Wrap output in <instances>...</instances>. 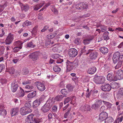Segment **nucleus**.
Instances as JSON below:
<instances>
[{"instance_id":"4d7b16f0","label":"nucleus","mask_w":123,"mask_h":123,"mask_svg":"<svg viewBox=\"0 0 123 123\" xmlns=\"http://www.w3.org/2000/svg\"><path fill=\"white\" fill-rule=\"evenodd\" d=\"M13 39H6L5 43L6 44H9L12 42Z\"/></svg>"},{"instance_id":"e433bc0d","label":"nucleus","mask_w":123,"mask_h":123,"mask_svg":"<svg viewBox=\"0 0 123 123\" xmlns=\"http://www.w3.org/2000/svg\"><path fill=\"white\" fill-rule=\"evenodd\" d=\"M104 39V40H97V39L95 41V43H98L99 45H100V43H102L103 42H104V41H105L106 42H107V40L106 39Z\"/></svg>"},{"instance_id":"c85d7f7f","label":"nucleus","mask_w":123,"mask_h":123,"mask_svg":"<svg viewBox=\"0 0 123 123\" xmlns=\"http://www.w3.org/2000/svg\"><path fill=\"white\" fill-rule=\"evenodd\" d=\"M24 42H23L22 41H18L15 42L14 43V44L16 45L17 47H20L21 46L22 47V44Z\"/></svg>"},{"instance_id":"bf43d9fd","label":"nucleus","mask_w":123,"mask_h":123,"mask_svg":"<svg viewBox=\"0 0 123 123\" xmlns=\"http://www.w3.org/2000/svg\"><path fill=\"white\" fill-rule=\"evenodd\" d=\"M31 84L30 81L29 80L24 81L22 82V84L24 85H28Z\"/></svg>"},{"instance_id":"774afa93","label":"nucleus","mask_w":123,"mask_h":123,"mask_svg":"<svg viewBox=\"0 0 123 123\" xmlns=\"http://www.w3.org/2000/svg\"><path fill=\"white\" fill-rule=\"evenodd\" d=\"M63 61V60L60 58H58L56 61V62L57 63H61Z\"/></svg>"},{"instance_id":"3c124183","label":"nucleus","mask_w":123,"mask_h":123,"mask_svg":"<svg viewBox=\"0 0 123 123\" xmlns=\"http://www.w3.org/2000/svg\"><path fill=\"white\" fill-rule=\"evenodd\" d=\"M22 71V73L24 75H26L28 74L29 73L28 71L26 68H24Z\"/></svg>"},{"instance_id":"b1692460","label":"nucleus","mask_w":123,"mask_h":123,"mask_svg":"<svg viewBox=\"0 0 123 123\" xmlns=\"http://www.w3.org/2000/svg\"><path fill=\"white\" fill-rule=\"evenodd\" d=\"M105 123H114V120L111 117H107L105 120Z\"/></svg>"},{"instance_id":"a878e982","label":"nucleus","mask_w":123,"mask_h":123,"mask_svg":"<svg viewBox=\"0 0 123 123\" xmlns=\"http://www.w3.org/2000/svg\"><path fill=\"white\" fill-rule=\"evenodd\" d=\"M113 74L112 73H110L108 74L107 76V79L109 81H112L113 80Z\"/></svg>"},{"instance_id":"f704fd0d","label":"nucleus","mask_w":123,"mask_h":123,"mask_svg":"<svg viewBox=\"0 0 123 123\" xmlns=\"http://www.w3.org/2000/svg\"><path fill=\"white\" fill-rule=\"evenodd\" d=\"M24 107L27 108H28L29 109H31L30 108L31 107V104L29 102L27 101L26 102V103L25 104Z\"/></svg>"},{"instance_id":"7ed1b4c3","label":"nucleus","mask_w":123,"mask_h":123,"mask_svg":"<svg viewBox=\"0 0 123 123\" xmlns=\"http://www.w3.org/2000/svg\"><path fill=\"white\" fill-rule=\"evenodd\" d=\"M88 5L86 3H80L77 4L75 6V8L79 10H82L83 9H87Z\"/></svg>"},{"instance_id":"ea45409f","label":"nucleus","mask_w":123,"mask_h":123,"mask_svg":"<svg viewBox=\"0 0 123 123\" xmlns=\"http://www.w3.org/2000/svg\"><path fill=\"white\" fill-rule=\"evenodd\" d=\"M41 119L37 118L34 117L33 121H32V123H38L41 122Z\"/></svg>"},{"instance_id":"4c0bfd02","label":"nucleus","mask_w":123,"mask_h":123,"mask_svg":"<svg viewBox=\"0 0 123 123\" xmlns=\"http://www.w3.org/2000/svg\"><path fill=\"white\" fill-rule=\"evenodd\" d=\"M27 46L29 47L33 48L35 47V45L33 44L32 42V41L28 43L27 45Z\"/></svg>"},{"instance_id":"680f3d73","label":"nucleus","mask_w":123,"mask_h":123,"mask_svg":"<svg viewBox=\"0 0 123 123\" xmlns=\"http://www.w3.org/2000/svg\"><path fill=\"white\" fill-rule=\"evenodd\" d=\"M109 34V33L107 31H106L104 33L103 36L104 38H108V35Z\"/></svg>"},{"instance_id":"a211bd4d","label":"nucleus","mask_w":123,"mask_h":123,"mask_svg":"<svg viewBox=\"0 0 123 123\" xmlns=\"http://www.w3.org/2000/svg\"><path fill=\"white\" fill-rule=\"evenodd\" d=\"M111 88L116 89L120 87V84L119 83L113 81L111 83Z\"/></svg>"},{"instance_id":"dca6fc26","label":"nucleus","mask_w":123,"mask_h":123,"mask_svg":"<svg viewBox=\"0 0 123 123\" xmlns=\"http://www.w3.org/2000/svg\"><path fill=\"white\" fill-rule=\"evenodd\" d=\"M26 92H31L27 95L28 98H32L36 96V91H34L32 92L31 91H25Z\"/></svg>"},{"instance_id":"052dcab7","label":"nucleus","mask_w":123,"mask_h":123,"mask_svg":"<svg viewBox=\"0 0 123 123\" xmlns=\"http://www.w3.org/2000/svg\"><path fill=\"white\" fill-rule=\"evenodd\" d=\"M25 88L26 89L29 90H32L34 88V87L33 86L29 85H26L25 86Z\"/></svg>"},{"instance_id":"8fccbe9b","label":"nucleus","mask_w":123,"mask_h":123,"mask_svg":"<svg viewBox=\"0 0 123 123\" xmlns=\"http://www.w3.org/2000/svg\"><path fill=\"white\" fill-rule=\"evenodd\" d=\"M61 93L64 95H66L67 94L68 92L65 89H62L61 91Z\"/></svg>"},{"instance_id":"9b49d317","label":"nucleus","mask_w":123,"mask_h":123,"mask_svg":"<svg viewBox=\"0 0 123 123\" xmlns=\"http://www.w3.org/2000/svg\"><path fill=\"white\" fill-rule=\"evenodd\" d=\"M35 84L38 89L41 91H43L45 89V87L44 84L39 82H36L35 83Z\"/></svg>"},{"instance_id":"de8ad7c7","label":"nucleus","mask_w":123,"mask_h":123,"mask_svg":"<svg viewBox=\"0 0 123 123\" xmlns=\"http://www.w3.org/2000/svg\"><path fill=\"white\" fill-rule=\"evenodd\" d=\"M74 43L77 45H80L81 43L80 39H75L74 40Z\"/></svg>"},{"instance_id":"39448f33","label":"nucleus","mask_w":123,"mask_h":123,"mask_svg":"<svg viewBox=\"0 0 123 123\" xmlns=\"http://www.w3.org/2000/svg\"><path fill=\"white\" fill-rule=\"evenodd\" d=\"M91 51V50H88L85 46H84L83 48L80 49L79 51V56H80L83 54L87 55L89 54H90V52Z\"/></svg>"},{"instance_id":"c756f323","label":"nucleus","mask_w":123,"mask_h":123,"mask_svg":"<svg viewBox=\"0 0 123 123\" xmlns=\"http://www.w3.org/2000/svg\"><path fill=\"white\" fill-rule=\"evenodd\" d=\"M48 94V93H47V94H44L42 96L38 99H37V100L41 103L44 100L45 98L47 96Z\"/></svg>"},{"instance_id":"7c9ffc66","label":"nucleus","mask_w":123,"mask_h":123,"mask_svg":"<svg viewBox=\"0 0 123 123\" xmlns=\"http://www.w3.org/2000/svg\"><path fill=\"white\" fill-rule=\"evenodd\" d=\"M43 4L42 3H40L38 5L34 6L33 7L34 9L35 10H37L40 8L43 5Z\"/></svg>"},{"instance_id":"5701e85b","label":"nucleus","mask_w":123,"mask_h":123,"mask_svg":"<svg viewBox=\"0 0 123 123\" xmlns=\"http://www.w3.org/2000/svg\"><path fill=\"white\" fill-rule=\"evenodd\" d=\"M3 107V106L0 104V116L2 115L5 116L6 114V111L5 110L2 108Z\"/></svg>"},{"instance_id":"f3484780","label":"nucleus","mask_w":123,"mask_h":123,"mask_svg":"<svg viewBox=\"0 0 123 123\" xmlns=\"http://www.w3.org/2000/svg\"><path fill=\"white\" fill-rule=\"evenodd\" d=\"M19 111V109L18 107L12 109L11 110V114L12 116L15 115H17Z\"/></svg>"},{"instance_id":"6e6d98bb","label":"nucleus","mask_w":123,"mask_h":123,"mask_svg":"<svg viewBox=\"0 0 123 123\" xmlns=\"http://www.w3.org/2000/svg\"><path fill=\"white\" fill-rule=\"evenodd\" d=\"M34 116V115L31 114V115H29L28 116V119L30 121H33V119H34V117H33Z\"/></svg>"},{"instance_id":"e2e57ef3","label":"nucleus","mask_w":123,"mask_h":123,"mask_svg":"<svg viewBox=\"0 0 123 123\" xmlns=\"http://www.w3.org/2000/svg\"><path fill=\"white\" fill-rule=\"evenodd\" d=\"M93 93V91L92 90H91L89 92L86 93V96L87 98H89V96L91 95V94H92Z\"/></svg>"},{"instance_id":"864d4df0","label":"nucleus","mask_w":123,"mask_h":123,"mask_svg":"<svg viewBox=\"0 0 123 123\" xmlns=\"http://www.w3.org/2000/svg\"><path fill=\"white\" fill-rule=\"evenodd\" d=\"M100 29L102 32H103L107 30V27L104 25H101Z\"/></svg>"},{"instance_id":"473e14b6","label":"nucleus","mask_w":123,"mask_h":123,"mask_svg":"<svg viewBox=\"0 0 123 123\" xmlns=\"http://www.w3.org/2000/svg\"><path fill=\"white\" fill-rule=\"evenodd\" d=\"M92 39H84L83 43L85 45L88 44L90 43Z\"/></svg>"},{"instance_id":"ddd939ff","label":"nucleus","mask_w":123,"mask_h":123,"mask_svg":"<svg viewBox=\"0 0 123 123\" xmlns=\"http://www.w3.org/2000/svg\"><path fill=\"white\" fill-rule=\"evenodd\" d=\"M114 74L117 75L118 80H121L123 79V71L121 69H120L117 71L114 72Z\"/></svg>"},{"instance_id":"49530a36","label":"nucleus","mask_w":123,"mask_h":123,"mask_svg":"<svg viewBox=\"0 0 123 123\" xmlns=\"http://www.w3.org/2000/svg\"><path fill=\"white\" fill-rule=\"evenodd\" d=\"M5 49V47L3 46L0 47V56L3 55L4 53Z\"/></svg>"},{"instance_id":"0eeeda50","label":"nucleus","mask_w":123,"mask_h":123,"mask_svg":"<svg viewBox=\"0 0 123 123\" xmlns=\"http://www.w3.org/2000/svg\"><path fill=\"white\" fill-rule=\"evenodd\" d=\"M39 52H35L30 54L29 55V57L32 60L35 61L37 60L38 58Z\"/></svg>"},{"instance_id":"69168bd1","label":"nucleus","mask_w":123,"mask_h":123,"mask_svg":"<svg viewBox=\"0 0 123 123\" xmlns=\"http://www.w3.org/2000/svg\"><path fill=\"white\" fill-rule=\"evenodd\" d=\"M123 96L118 92V93L117 94L116 97L117 98V99H118L120 98Z\"/></svg>"},{"instance_id":"13d9d810","label":"nucleus","mask_w":123,"mask_h":123,"mask_svg":"<svg viewBox=\"0 0 123 123\" xmlns=\"http://www.w3.org/2000/svg\"><path fill=\"white\" fill-rule=\"evenodd\" d=\"M5 65L4 64L2 63L0 64V73L5 68Z\"/></svg>"},{"instance_id":"393cba45","label":"nucleus","mask_w":123,"mask_h":123,"mask_svg":"<svg viewBox=\"0 0 123 123\" xmlns=\"http://www.w3.org/2000/svg\"><path fill=\"white\" fill-rule=\"evenodd\" d=\"M32 107L33 108H36L40 105V103L37 99L34 101Z\"/></svg>"},{"instance_id":"a19ab883","label":"nucleus","mask_w":123,"mask_h":123,"mask_svg":"<svg viewBox=\"0 0 123 123\" xmlns=\"http://www.w3.org/2000/svg\"><path fill=\"white\" fill-rule=\"evenodd\" d=\"M118 62L117 63L115 67V69L118 68L119 67H121L122 65H123L122 63L123 62L120 61H118Z\"/></svg>"},{"instance_id":"20e7f679","label":"nucleus","mask_w":123,"mask_h":123,"mask_svg":"<svg viewBox=\"0 0 123 123\" xmlns=\"http://www.w3.org/2000/svg\"><path fill=\"white\" fill-rule=\"evenodd\" d=\"M26 108L23 107L20 108V112L22 115H25L32 111V110L31 109H29L28 108Z\"/></svg>"},{"instance_id":"58836bf2","label":"nucleus","mask_w":123,"mask_h":123,"mask_svg":"<svg viewBox=\"0 0 123 123\" xmlns=\"http://www.w3.org/2000/svg\"><path fill=\"white\" fill-rule=\"evenodd\" d=\"M100 107L99 105L95 104V103L94 104L92 105L91 108L95 110H96L98 109Z\"/></svg>"},{"instance_id":"412c9836","label":"nucleus","mask_w":123,"mask_h":123,"mask_svg":"<svg viewBox=\"0 0 123 123\" xmlns=\"http://www.w3.org/2000/svg\"><path fill=\"white\" fill-rule=\"evenodd\" d=\"M96 68L95 67L89 68L88 69L87 72L89 74H94L96 71Z\"/></svg>"},{"instance_id":"603ef678","label":"nucleus","mask_w":123,"mask_h":123,"mask_svg":"<svg viewBox=\"0 0 123 123\" xmlns=\"http://www.w3.org/2000/svg\"><path fill=\"white\" fill-rule=\"evenodd\" d=\"M8 72L11 74H13L15 72V70L14 68L12 67H11L9 68Z\"/></svg>"},{"instance_id":"5fc2aeb1","label":"nucleus","mask_w":123,"mask_h":123,"mask_svg":"<svg viewBox=\"0 0 123 123\" xmlns=\"http://www.w3.org/2000/svg\"><path fill=\"white\" fill-rule=\"evenodd\" d=\"M71 110V108H70L68 109V111L65 113L64 115V117L65 118L67 117L69 115L70 111Z\"/></svg>"},{"instance_id":"aec40b11","label":"nucleus","mask_w":123,"mask_h":123,"mask_svg":"<svg viewBox=\"0 0 123 123\" xmlns=\"http://www.w3.org/2000/svg\"><path fill=\"white\" fill-rule=\"evenodd\" d=\"M80 109L82 111H90L91 110L90 106L87 104H85L83 105L80 107Z\"/></svg>"},{"instance_id":"4be33fe9","label":"nucleus","mask_w":123,"mask_h":123,"mask_svg":"<svg viewBox=\"0 0 123 123\" xmlns=\"http://www.w3.org/2000/svg\"><path fill=\"white\" fill-rule=\"evenodd\" d=\"M99 50L101 53L104 55L106 54L108 52V49L105 47H101L99 49Z\"/></svg>"},{"instance_id":"c9c22d12","label":"nucleus","mask_w":123,"mask_h":123,"mask_svg":"<svg viewBox=\"0 0 123 123\" xmlns=\"http://www.w3.org/2000/svg\"><path fill=\"white\" fill-rule=\"evenodd\" d=\"M102 102H103L105 105H106L108 108H110L112 105V104L110 103L104 101H102Z\"/></svg>"},{"instance_id":"f8f14e48","label":"nucleus","mask_w":123,"mask_h":123,"mask_svg":"<svg viewBox=\"0 0 123 123\" xmlns=\"http://www.w3.org/2000/svg\"><path fill=\"white\" fill-rule=\"evenodd\" d=\"M101 89L104 91H109L111 89L110 85L109 84H103Z\"/></svg>"},{"instance_id":"c03bdc74","label":"nucleus","mask_w":123,"mask_h":123,"mask_svg":"<svg viewBox=\"0 0 123 123\" xmlns=\"http://www.w3.org/2000/svg\"><path fill=\"white\" fill-rule=\"evenodd\" d=\"M22 48V47H21V46L20 47L17 46L16 47H15L13 49V51L15 53L19 51L20 49H21Z\"/></svg>"},{"instance_id":"79ce46f5","label":"nucleus","mask_w":123,"mask_h":123,"mask_svg":"<svg viewBox=\"0 0 123 123\" xmlns=\"http://www.w3.org/2000/svg\"><path fill=\"white\" fill-rule=\"evenodd\" d=\"M95 103L97 105H99L100 107L102 103V101L101 99H96L95 101Z\"/></svg>"},{"instance_id":"cd10ccee","label":"nucleus","mask_w":123,"mask_h":123,"mask_svg":"<svg viewBox=\"0 0 123 123\" xmlns=\"http://www.w3.org/2000/svg\"><path fill=\"white\" fill-rule=\"evenodd\" d=\"M64 96L62 95H58L56 96L55 98V100L57 101H61Z\"/></svg>"},{"instance_id":"6ab92c4d","label":"nucleus","mask_w":123,"mask_h":123,"mask_svg":"<svg viewBox=\"0 0 123 123\" xmlns=\"http://www.w3.org/2000/svg\"><path fill=\"white\" fill-rule=\"evenodd\" d=\"M90 53L89 56L90 58L92 59H95L98 55L97 53L96 52L92 51L91 50L90 52Z\"/></svg>"},{"instance_id":"2eb2a0df","label":"nucleus","mask_w":123,"mask_h":123,"mask_svg":"<svg viewBox=\"0 0 123 123\" xmlns=\"http://www.w3.org/2000/svg\"><path fill=\"white\" fill-rule=\"evenodd\" d=\"M19 4L20 5L22 11L26 12L29 9V6L28 4H24L21 3H19Z\"/></svg>"},{"instance_id":"6e6552de","label":"nucleus","mask_w":123,"mask_h":123,"mask_svg":"<svg viewBox=\"0 0 123 123\" xmlns=\"http://www.w3.org/2000/svg\"><path fill=\"white\" fill-rule=\"evenodd\" d=\"M18 80H15L12 83L11 86V90L13 92H15L16 91L18 87Z\"/></svg>"},{"instance_id":"09e8293b","label":"nucleus","mask_w":123,"mask_h":123,"mask_svg":"<svg viewBox=\"0 0 123 123\" xmlns=\"http://www.w3.org/2000/svg\"><path fill=\"white\" fill-rule=\"evenodd\" d=\"M59 56V55L57 54H53L51 55V57L54 59H57Z\"/></svg>"},{"instance_id":"37998d69","label":"nucleus","mask_w":123,"mask_h":123,"mask_svg":"<svg viewBox=\"0 0 123 123\" xmlns=\"http://www.w3.org/2000/svg\"><path fill=\"white\" fill-rule=\"evenodd\" d=\"M66 87L69 91H72L73 90V86L70 84H68Z\"/></svg>"},{"instance_id":"338daca9","label":"nucleus","mask_w":123,"mask_h":123,"mask_svg":"<svg viewBox=\"0 0 123 123\" xmlns=\"http://www.w3.org/2000/svg\"><path fill=\"white\" fill-rule=\"evenodd\" d=\"M49 28V27L48 26H44L43 29L41 31L42 32H44L45 31H46L47 29H48Z\"/></svg>"},{"instance_id":"f03ea898","label":"nucleus","mask_w":123,"mask_h":123,"mask_svg":"<svg viewBox=\"0 0 123 123\" xmlns=\"http://www.w3.org/2000/svg\"><path fill=\"white\" fill-rule=\"evenodd\" d=\"M113 60L114 64L117 63L118 61L123 62V54H120L118 52H116L113 55Z\"/></svg>"},{"instance_id":"f257e3e1","label":"nucleus","mask_w":123,"mask_h":123,"mask_svg":"<svg viewBox=\"0 0 123 123\" xmlns=\"http://www.w3.org/2000/svg\"><path fill=\"white\" fill-rule=\"evenodd\" d=\"M52 105V101L50 99L48 100L45 104L42 107L41 110L44 113L48 112L51 108Z\"/></svg>"},{"instance_id":"0e129e2a","label":"nucleus","mask_w":123,"mask_h":123,"mask_svg":"<svg viewBox=\"0 0 123 123\" xmlns=\"http://www.w3.org/2000/svg\"><path fill=\"white\" fill-rule=\"evenodd\" d=\"M52 50L53 51L55 52H59V51L58 47H56L53 48Z\"/></svg>"},{"instance_id":"bb28decb","label":"nucleus","mask_w":123,"mask_h":123,"mask_svg":"<svg viewBox=\"0 0 123 123\" xmlns=\"http://www.w3.org/2000/svg\"><path fill=\"white\" fill-rule=\"evenodd\" d=\"M32 24V22L30 21L27 20H26L22 24V26L25 27L31 25Z\"/></svg>"},{"instance_id":"72a5a7b5","label":"nucleus","mask_w":123,"mask_h":123,"mask_svg":"<svg viewBox=\"0 0 123 123\" xmlns=\"http://www.w3.org/2000/svg\"><path fill=\"white\" fill-rule=\"evenodd\" d=\"M53 70L55 72H59L61 70V69L58 66H55L53 68Z\"/></svg>"},{"instance_id":"a18cd8bd","label":"nucleus","mask_w":123,"mask_h":123,"mask_svg":"<svg viewBox=\"0 0 123 123\" xmlns=\"http://www.w3.org/2000/svg\"><path fill=\"white\" fill-rule=\"evenodd\" d=\"M71 99V98L70 97H67L65 98L64 101V104L65 105L67 103L70 101Z\"/></svg>"},{"instance_id":"423d86ee","label":"nucleus","mask_w":123,"mask_h":123,"mask_svg":"<svg viewBox=\"0 0 123 123\" xmlns=\"http://www.w3.org/2000/svg\"><path fill=\"white\" fill-rule=\"evenodd\" d=\"M95 82L97 83L101 84L103 83L104 81V79L103 77L101 76H98L96 75L94 78Z\"/></svg>"},{"instance_id":"2f4dec72","label":"nucleus","mask_w":123,"mask_h":123,"mask_svg":"<svg viewBox=\"0 0 123 123\" xmlns=\"http://www.w3.org/2000/svg\"><path fill=\"white\" fill-rule=\"evenodd\" d=\"M20 91L18 94V95L20 97H23L25 94L24 90L21 88L20 87Z\"/></svg>"},{"instance_id":"1a4fd4ad","label":"nucleus","mask_w":123,"mask_h":123,"mask_svg":"<svg viewBox=\"0 0 123 123\" xmlns=\"http://www.w3.org/2000/svg\"><path fill=\"white\" fill-rule=\"evenodd\" d=\"M66 63H67V71H70L72 70L74 67V64L76 63L75 62H71L68 61Z\"/></svg>"},{"instance_id":"9d476101","label":"nucleus","mask_w":123,"mask_h":123,"mask_svg":"<svg viewBox=\"0 0 123 123\" xmlns=\"http://www.w3.org/2000/svg\"><path fill=\"white\" fill-rule=\"evenodd\" d=\"M68 55L71 57H75L78 54V51L74 48H71L69 50Z\"/></svg>"},{"instance_id":"4468645a","label":"nucleus","mask_w":123,"mask_h":123,"mask_svg":"<svg viewBox=\"0 0 123 123\" xmlns=\"http://www.w3.org/2000/svg\"><path fill=\"white\" fill-rule=\"evenodd\" d=\"M99 119L101 121L105 120L108 117V114L106 112H102L99 115Z\"/></svg>"}]
</instances>
